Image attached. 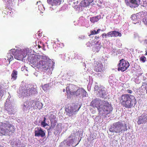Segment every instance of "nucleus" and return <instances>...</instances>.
<instances>
[{"label": "nucleus", "mask_w": 147, "mask_h": 147, "mask_svg": "<svg viewBox=\"0 0 147 147\" xmlns=\"http://www.w3.org/2000/svg\"><path fill=\"white\" fill-rule=\"evenodd\" d=\"M40 57V56H36L33 57L31 61V64L36 65L37 67L42 69L43 71L45 72L50 69L52 65L49 58L45 56H42L41 59L39 61Z\"/></svg>", "instance_id": "nucleus-1"}, {"label": "nucleus", "mask_w": 147, "mask_h": 147, "mask_svg": "<svg viewBox=\"0 0 147 147\" xmlns=\"http://www.w3.org/2000/svg\"><path fill=\"white\" fill-rule=\"evenodd\" d=\"M119 100L121 104L127 109H130L133 107L137 102L134 97L128 94H122L119 97Z\"/></svg>", "instance_id": "nucleus-2"}, {"label": "nucleus", "mask_w": 147, "mask_h": 147, "mask_svg": "<svg viewBox=\"0 0 147 147\" xmlns=\"http://www.w3.org/2000/svg\"><path fill=\"white\" fill-rule=\"evenodd\" d=\"M127 124L120 121L114 123L110 127L109 131L112 132L119 133L127 131Z\"/></svg>", "instance_id": "nucleus-3"}, {"label": "nucleus", "mask_w": 147, "mask_h": 147, "mask_svg": "<svg viewBox=\"0 0 147 147\" xmlns=\"http://www.w3.org/2000/svg\"><path fill=\"white\" fill-rule=\"evenodd\" d=\"M113 109L111 104L103 100H102V104L100 107L98 109L99 114L102 115H106L111 113Z\"/></svg>", "instance_id": "nucleus-4"}, {"label": "nucleus", "mask_w": 147, "mask_h": 147, "mask_svg": "<svg viewBox=\"0 0 147 147\" xmlns=\"http://www.w3.org/2000/svg\"><path fill=\"white\" fill-rule=\"evenodd\" d=\"M14 126L9 123H2L1 127L0 132L3 135H9L14 132Z\"/></svg>", "instance_id": "nucleus-5"}, {"label": "nucleus", "mask_w": 147, "mask_h": 147, "mask_svg": "<svg viewBox=\"0 0 147 147\" xmlns=\"http://www.w3.org/2000/svg\"><path fill=\"white\" fill-rule=\"evenodd\" d=\"M117 66L118 71L124 72L130 66V64L127 61L124 59H122L119 61Z\"/></svg>", "instance_id": "nucleus-6"}, {"label": "nucleus", "mask_w": 147, "mask_h": 147, "mask_svg": "<svg viewBox=\"0 0 147 147\" xmlns=\"http://www.w3.org/2000/svg\"><path fill=\"white\" fill-rule=\"evenodd\" d=\"M94 66V70L96 71L102 72L105 70V67H103L100 61H95Z\"/></svg>", "instance_id": "nucleus-7"}, {"label": "nucleus", "mask_w": 147, "mask_h": 147, "mask_svg": "<svg viewBox=\"0 0 147 147\" xmlns=\"http://www.w3.org/2000/svg\"><path fill=\"white\" fill-rule=\"evenodd\" d=\"M35 89L31 86H28L23 91L24 94L23 95L25 96H29L35 94L36 93Z\"/></svg>", "instance_id": "nucleus-8"}, {"label": "nucleus", "mask_w": 147, "mask_h": 147, "mask_svg": "<svg viewBox=\"0 0 147 147\" xmlns=\"http://www.w3.org/2000/svg\"><path fill=\"white\" fill-rule=\"evenodd\" d=\"M17 53L14 56L15 58L19 60H22L27 55V52L25 50L17 51Z\"/></svg>", "instance_id": "nucleus-9"}, {"label": "nucleus", "mask_w": 147, "mask_h": 147, "mask_svg": "<svg viewBox=\"0 0 147 147\" xmlns=\"http://www.w3.org/2000/svg\"><path fill=\"white\" fill-rule=\"evenodd\" d=\"M81 94L82 97H86L87 95V92L85 90L82 88L78 89L76 91L74 92L72 95H74L76 96H79Z\"/></svg>", "instance_id": "nucleus-10"}, {"label": "nucleus", "mask_w": 147, "mask_h": 147, "mask_svg": "<svg viewBox=\"0 0 147 147\" xmlns=\"http://www.w3.org/2000/svg\"><path fill=\"white\" fill-rule=\"evenodd\" d=\"M34 134L35 136L36 137L40 136L41 137H43L45 136V132L40 127H37L35 128Z\"/></svg>", "instance_id": "nucleus-11"}, {"label": "nucleus", "mask_w": 147, "mask_h": 147, "mask_svg": "<svg viewBox=\"0 0 147 147\" xmlns=\"http://www.w3.org/2000/svg\"><path fill=\"white\" fill-rule=\"evenodd\" d=\"M77 108V106H74V107H71L68 108H67L65 109V111L66 112L67 115L69 117L72 116L74 114L75 112L78 111L80 108L78 109L77 111H76V109Z\"/></svg>", "instance_id": "nucleus-12"}, {"label": "nucleus", "mask_w": 147, "mask_h": 147, "mask_svg": "<svg viewBox=\"0 0 147 147\" xmlns=\"http://www.w3.org/2000/svg\"><path fill=\"white\" fill-rule=\"evenodd\" d=\"M137 123L138 125L145 123L147 122V114L143 113L138 117Z\"/></svg>", "instance_id": "nucleus-13"}, {"label": "nucleus", "mask_w": 147, "mask_h": 147, "mask_svg": "<svg viewBox=\"0 0 147 147\" xmlns=\"http://www.w3.org/2000/svg\"><path fill=\"white\" fill-rule=\"evenodd\" d=\"M66 88V92L67 94L69 93L72 95L74 92L76 90V86L75 85L69 84Z\"/></svg>", "instance_id": "nucleus-14"}, {"label": "nucleus", "mask_w": 147, "mask_h": 147, "mask_svg": "<svg viewBox=\"0 0 147 147\" xmlns=\"http://www.w3.org/2000/svg\"><path fill=\"white\" fill-rule=\"evenodd\" d=\"M102 101L97 99H95L93 100L90 103V105L93 107H96L98 109L102 104Z\"/></svg>", "instance_id": "nucleus-15"}, {"label": "nucleus", "mask_w": 147, "mask_h": 147, "mask_svg": "<svg viewBox=\"0 0 147 147\" xmlns=\"http://www.w3.org/2000/svg\"><path fill=\"white\" fill-rule=\"evenodd\" d=\"M129 1L128 0L127 1H125L127 5L132 7L138 6V4L137 0H129Z\"/></svg>", "instance_id": "nucleus-16"}, {"label": "nucleus", "mask_w": 147, "mask_h": 147, "mask_svg": "<svg viewBox=\"0 0 147 147\" xmlns=\"http://www.w3.org/2000/svg\"><path fill=\"white\" fill-rule=\"evenodd\" d=\"M94 0H84L82 1L80 3L81 7H86L89 6L90 4L93 2Z\"/></svg>", "instance_id": "nucleus-17"}, {"label": "nucleus", "mask_w": 147, "mask_h": 147, "mask_svg": "<svg viewBox=\"0 0 147 147\" xmlns=\"http://www.w3.org/2000/svg\"><path fill=\"white\" fill-rule=\"evenodd\" d=\"M12 106L9 102L6 101L5 103V109L7 111L9 112L11 111Z\"/></svg>", "instance_id": "nucleus-18"}, {"label": "nucleus", "mask_w": 147, "mask_h": 147, "mask_svg": "<svg viewBox=\"0 0 147 147\" xmlns=\"http://www.w3.org/2000/svg\"><path fill=\"white\" fill-rule=\"evenodd\" d=\"M98 92L99 94V96L100 97L104 98L106 95L105 91L102 89L99 90L98 91Z\"/></svg>", "instance_id": "nucleus-19"}, {"label": "nucleus", "mask_w": 147, "mask_h": 147, "mask_svg": "<svg viewBox=\"0 0 147 147\" xmlns=\"http://www.w3.org/2000/svg\"><path fill=\"white\" fill-rule=\"evenodd\" d=\"M18 74V72L16 70H14L12 73L11 76V79L13 80H16L17 78V75Z\"/></svg>", "instance_id": "nucleus-20"}, {"label": "nucleus", "mask_w": 147, "mask_h": 147, "mask_svg": "<svg viewBox=\"0 0 147 147\" xmlns=\"http://www.w3.org/2000/svg\"><path fill=\"white\" fill-rule=\"evenodd\" d=\"M100 18H99V16H96L90 18V21L92 23H94L96 22H98Z\"/></svg>", "instance_id": "nucleus-21"}, {"label": "nucleus", "mask_w": 147, "mask_h": 147, "mask_svg": "<svg viewBox=\"0 0 147 147\" xmlns=\"http://www.w3.org/2000/svg\"><path fill=\"white\" fill-rule=\"evenodd\" d=\"M35 105L36 107V109H40L42 107V104L41 102L39 101H35Z\"/></svg>", "instance_id": "nucleus-22"}, {"label": "nucleus", "mask_w": 147, "mask_h": 147, "mask_svg": "<svg viewBox=\"0 0 147 147\" xmlns=\"http://www.w3.org/2000/svg\"><path fill=\"white\" fill-rule=\"evenodd\" d=\"M35 103V101L34 100L29 102L28 103V106H27V107H28L29 109H30V108L34 107Z\"/></svg>", "instance_id": "nucleus-23"}, {"label": "nucleus", "mask_w": 147, "mask_h": 147, "mask_svg": "<svg viewBox=\"0 0 147 147\" xmlns=\"http://www.w3.org/2000/svg\"><path fill=\"white\" fill-rule=\"evenodd\" d=\"M61 0H54V1L52 4V6H57L59 5L61 2Z\"/></svg>", "instance_id": "nucleus-24"}, {"label": "nucleus", "mask_w": 147, "mask_h": 147, "mask_svg": "<svg viewBox=\"0 0 147 147\" xmlns=\"http://www.w3.org/2000/svg\"><path fill=\"white\" fill-rule=\"evenodd\" d=\"M131 20L135 22H137L139 20V17H138V16L136 15H132L131 17Z\"/></svg>", "instance_id": "nucleus-25"}, {"label": "nucleus", "mask_w": 147, "mask_h": 147, "mask_svg": "<svg viewBox=\"0 0 147 147\" xmlns=\"http://www.w3.org/2000/svg\"><path fill=\"white\" fill-rule=\"evenodd\" d=\"M7 60L9 63L13 59V56L10 53H8L7 55Z\"/></svg>", "instance_id": "nucleus-26"}, {"label": "nucleus", "mask_w": 147, "mask_h": 147, "mask_svg": "<svg viewBox=\"0 0 147 147\" xmlns=\"http://www.w3.org/2000/svg\"><path fill=\"white\" fill-rule=\"evenodd\" d=\"M49 84H46L42 86V88L45 91H47L49 89Z\"/></svg>", "instance_id": "nucleus-27"}, {"label": "nucleus", "mask_w": 147, "mask_h": 147, "mask_svg": "<svg viewBox=\"0 0 147 147\" xmlns=\"http://www.w3.org/2000/svg\"><path fill=\"white\" fill-rule=\"evenodd\" d=\"M113 36H121V33L119 32H117L115 31H113Z\"/></svg>", "instance_id": "nucleus-28"}, {"label": "nucleus", "mask_w": 147, "mask_h": 147, "mask_svg": "<svg viewBox=\"0 0 147 147\" xmlns=\"http://www.w3.org/2000/svg\"><path fill=\"white\" fill-rule=\"evenodd\" d=\"M100 30V29H98L96 31L95 30H94L93 31L91 30L90 31V35L97 34L99 33V31Z\"/></svg>", "instance_id": "nucleus-29"}, {"label": "nucleus", "mask_w": 147, "mask_h": 147, "mask_svg": "<svg viewBox=\"0 0 147 147\" xmlns=\"http://www.w3.org/2000/svg\"><path fill=\"white\" fill-rule=\"evenodd\" d=\"M74 142V140L72 139H71L67 141L66 145H68V146H70V144H73Z\"/></svg>", "instance_id": "nucleus-30"}, {"label": "nucleus", "mask_w": 147, "mask_h": 147, "mask_svg": "<svg viewBox=\"0 0 147 147\" xmlns=\"http://www.w3.org/2000/svg\"><path fill=\"white\" fill-rule=\"evenodd\" d=\"M19 51V50L17 49H12L11 50V51L12 53V54L14 56H15V55L16 54V53H17L18 51Z\"/></svg>", "instance_id": "nucleus-31"}, {"label": "nucleus", "mask_w": 147, "mask_h": 147, "mask_svg": "<svg viewBox=\"0 0 147 147\" xmlns=\"http://www.w3.org/2000/svg\"><path fill=\"white\" fill-rule=\"evenodd\" d=\"M146 85H147V84L146 83H143V84L142 85V86H141V88L143 87L144 88H145L144 90V91L143 90V91L142 92V93H144V92L146 88Z\"/></svg>", "instance_id": "nucleus-32"}, {"label": "nucleus", "mask_w": 147, "mask_h": 147, "mask_svg": "<svg viewBox=\"0 0 147 147\" xmlns=\"http://www.w3.org/2000/svg\"><path fill=\"white\" fill-rule=\"evenodd\" d=\"M143 22L145 25H147V16L143 18Z\"/></svg>", "instance_id": "nucleus-33"}, {"label": "nucleus", "mask_w": 147, "mask_h": 147, "mask_svg": "<svg viewBox=\"0 0 147 147\" xmlns=\"http://www.w3.org/2000/svg\"><path fill=\"white\" fill-rule=\"evenodd\" d=\"M107 35L108 37L113 36V31L109 32L107 33Z\"/></svg>", "instance_id": "nucleus-34"}, {"label": "nucleus", "mask_w": 147, "mask_h": 147, "mask_svg": "<svg viewBox=\"0 0 147 147\" xmlns=\"http://www.w3.org/2000/svg\"><path fill=\"white\" fill-rule=\"evenodd\" d=\"M146 59V58L144 56L141 57L140 59V61H142L143 62H144Z\"/></svg>", "instance_id": "nucleus-35"}, {"label": "nucleus", "mask_w": 147, "mask_h": 147, "mask_svg": "<svg viewBox=\"0 0 147 147\" xmlns=\"http://www.w3.org/2000/svg\"><path fill=\"white\" fill-rule=\"evenodd\" d=\"M102 38H106L107 36H108V35H107V33H103L102 34Z\"/></svg>", "instance_id": "nucleus-36"}, {"label": "nucleus", "mask_w": 147, "mask_h": 147, "mask_svg": "<svg viewBox=\"0 0 147 147\" xmlns=\"http://www.w3.org/2000/svg\"><path fill=\"white\" fill-rule=\"evenodd\" d=\"M54 0H47V2L49 4L52 5V3H53Z\"/></svg>", "instance_id": "nucleus-37"}, {"label": "nucleus", "mask_w": 147, "mask_h": 147, "mask_svg": "<svg viewBox=\"0 0 147 147\" xmlns=\"http://www.w3.org/2000/svg\"><path fill=\"white\" fill-rule=\"evenodd\" d=\"M99 88H100L98 85H96L94 86V89L95 91H97L100 89Z\"/></svg>", "instance_id": "nucleus-38"}, {"label": "nucleus", "mask_w": 147, "mask_h": 147, "mask_svg": "<svg viewBox=\"0 0 147 147\" xmlns=\"http://www.w3.org/2000/svg\"><path fill=\"white\" fill-rule=\"evenodd\" d=\"M41 125L43 127H45L47 125V123H46L43 122H42L41 123Z\"/></svg>", "instance_id": "nucleus-39"}, {"label": "nucleus", "mask_w": 147, "mask_h": 147, "mask_svg": "<svg viewBox=\"0 0 147 147\" xmlns=\"http://www.w3.org/2000/svg\"><path fill=\"white\" fill-rule=\"evenodd\" d=\"M126 91L128 93H129L130 94L132 93L133 92L131 90L129 89H127Z\"/></svg>", "instance_id": "nucleus-40"}, {"label": "nucleus", "mask_w": 147, "mask_h": 147, "mask_svg": "<svg viewBox=\"0 0 147 147\" xmlns=\"http://www.w3.org/2000/svg\"><path fill=\"white\" fill-rule=\"evenodd\" d=\"M46 118L45 117L44 119V120L42 121L43 122L46 123Z\"/></svg>", "instance_id": "nucleus-41"}, {"label": "nucleus", "mask_w": 147, "mask_h": 147, "mask_svg": "<svg viewBox=\"0 0 147 147\" xmlns=\"http://www.w3.org/2000/svg\"><path fill=\"white\" fill-rule=\"evenodd\" d=\"M54 127H52V126L51 125V127H50V129H53Z\"/></svg>", "instance_id": "nucleus-42"}, {"label": "nucleus", "mask_w": 147, "mask_h": 147, "mask_svg": "<svg viewBox=\"0 0 147 147\" xmlns=\"http://www.w3.org/2000/svg\"><path fill=\"white\" fill-rule=\"evenodd\" d=\"M38 48H41V46H40V45H39V44H38Z\"/></svg>", "instance_id": "nucleus-43"}, {"label": "nucleus", "mask_w": 147, "mask_h": 147, "mask_svg": "<svg viewBox=\"0 0 147 147\" xmlns=\"http://www.w3.org/2000/svg\"><path fill=\"white\" fill-rule=\"evenodd\" d=\"M61 45H62L63 46V47H64V44L63 43H61Z\"/></svg>", "instance_id": "nucleus-44"}, {"label": "nucleus", "mask_w": 147, "mask_h": 147, "mask_svg": "<svg viewBox=\"0 0 147 147\" xmlns=\"http://www.w3.org/2000/svg\"><path fill=\"white\" fill-rule=\"evenodd\" d=\"M63 92H65V89H64L63 90Z\"/></svg>", "instance_id": "nucleus-45"}, {"label": "nucleus", "mask_w": 147, "mask_h": 147, "mask_svg": "<svg viewBox=\"0 0 147 147\" xmlns=\"http://www.w3.org/2000/svg\"><path fill=\"white\" fill-rule=\"evenodd\" d=\"M0 147H3V146H0Z\"/></svg>", "instance_id": "nucleus-46"}, {"label": "nucleus", "mask_w": 147, "mask_h": 147, "mask_svg": "<svg viewBox=\"0 0 147 147\" xmlns=\"http://www.w3.org/2000/svg\"><path fill=\"white\" fill-rule=\"evenodd\" d=\"M43 49L44 50H45V49H44V47H43Z\"/></svg>", "instance_id": "nucleus-47"}, {"label": "nucleus", "mask_w": 147, "mask_h": 147, "mask_svg": "<svg viewBox=\"0 0 147 147\" xmlns=\"http://www.w3.org/2000/svg\"><path fill=\"white\" fill-rule=\"evenodd\" d=\"M71 138V135L69 136V138Z\"/></svg>", "instance_id": "nucleus-48"}, {"label": "nucleus", "mask_w": 147, "mask_h": 147, "mask_svg": "<svg viewBox=\"0 0 147 147\" xmlns=\"http://www.w3.org/2000/svg\"><path fill=\"white\" fill-rule=\"evenodd\" d=\"M146 93H147V89L146 90Z\"/></svg>", "instance_id": "nucleus-49"}, {"label": "nucleus", "mask_w": 147, "mask_h": 147, "mask_svg": "<svg viewBox=\"0 0 147 147\" xmlns=\"http://www.w3.org/2000/svg\"><path fill=\"white\" fill-rule=\"evenodd\" d=\"M127 0H125V1H127Z\"/></svg>", "instance_id": "nucleus-50"}, {"label": "nucleus", "mask_w": 147, "mask_h": 147, "mask_svg": "<svg viewBox=\"0 0 147 147\" xmlns=\"http://www.w3.org/2000/svg\"><path fill=\"white\" fill-rule=\"evenodd\" d=\"M147 53H146V55H147Z\"/></svg>", "instance_id": "nucleus-51"}]
</instances>
